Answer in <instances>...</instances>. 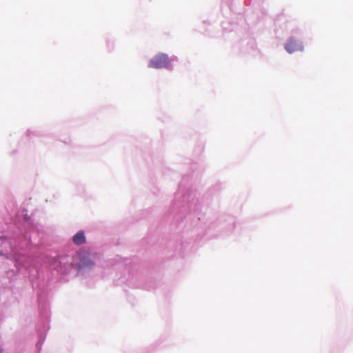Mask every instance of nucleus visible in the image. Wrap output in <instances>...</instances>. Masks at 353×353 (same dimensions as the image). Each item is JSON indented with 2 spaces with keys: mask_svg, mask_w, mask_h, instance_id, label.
Segmentation results:
<instances>
[{
  "mask_svg": "<svg viewBox=\"0 0 353 353\" xmlns=\"http://www.w3.org/2000/svg\"><path fill=\"white\" fill-rule=\"evenodd\" d=\"M170 64L168 57L165 54H159L153 57L148 63L149 68H167Z\"/></svg>",
  "mask_w": 353,
  "mask_h": 353,
  "instance_id": "obj_1",
  "label": "nucleus"
},
{
  "mask_svg": "<svg viewBox=\"0 0 353 353\" xmlns=\"http://www.w3.org/2000/svg\"><path fill=\"white\" fill-rule=\"evenodd\" d=\"M2 351H3L2 349L0 348V353H2Z\"/></svg>",
  "mask_w": 353,
  "mask_h": 353,
  "instance_id": "obj_4",
  "label": "nucleus"
},
{
  "mask_svg": "<svg viewBox=\"0 0 353 353\" xmlns=\"http://www.w3.org/2000/svg\"><path fill=\"white\" fill-rule=\"evenodd\" d=\"M285 50L289 53H293L303 50V46L298 39L294 37H290L285 45Z\"/></svg>",
  "mask_w": 353,
  "mask_h": 353,
  "instance_id": "obj_2",
  "label": "nucleus"
},
{
  "mask_svg": "<svg viewBox=\"0 0 353 353\" xmlns=\"http://www.w3.org/2000/svg\"><path fill=\"white\" fill-rule=\"evenodd\" d=\"M72 241L75 245H80L86 242L85 232L82 230L79 231L72 236Z\"/></svg>",
  "mask_w": 353,
  "mask_h": 353,
  "instance_id": "obj_3",
  "label": "nucleus"
}]
</instances>
